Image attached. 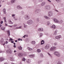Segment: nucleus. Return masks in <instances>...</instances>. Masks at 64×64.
I'll use <instances>...</instances> for the list:
<instances>
[{
    "label": "nucleus",
    "mask_w": 64,
    "mask_h": 64,
    "mask_svg": "<svg viewBox=\"0 0 64 64\" xmlns=\"http://www.w3.org/2000/svg\"><path fill=\"white\" fill-rule=\"evenodd\" d=\"M27 16V17L26 18V20H28V19H29V18L28 17V16Z\"/></svg>",
    "instance_id": "obj_30"
},
{
    "label": "nucleus",
    "mask_w": 64,
    "mask_h": 64,
    "mask_svg": "<svg viewBox=\"0 0 64 64\" xmlns=\"http://www.w3.org/2000/svg\"><path fill=\"white\" fill-rule=\"evenodd\" d=\"M10 24H13V22H11V21H10Z\"/></svg>",
    "instance_id": "obj_32"
},
{
    "label": "nucleus",
    "mask_w": 64,
    "mask_h": 64,
    "mask_svg": "<svg viewBox=\"0 0 64 64\" xmlns=\"http://www.w3.org/2000/svg\"><path fill=\"white\" fill-rule=\"evenodd\" d=\"M48 2H51V1H50V0H48Z\"/></svg>",
    "instance_id": "obj_48"
},
{
    "label": "nucleus",
    "mask_w": 64,
    "mask_h": 64,
    "mask_svg": "<svg viewBox=\"0 0 64 64\" xmlns=\"http://www.w3.org/2000/svg\"><path fill=\"white\" fill-rule=\"evenodd\" d=\"M3 60H4V58H3V57L0 58V62H1L2 61H3Z\"/></svg>",
    "instance_id": "obj_8"
},
{
    "label": "nucleus",
    "mask_w": 64,
    "mask_h": 64,
    "mask_svg": "<svg viewBox=\"0 0 64 64\" xmlns=\"http://www.w3.org/2000/svg\"><path fill=\"white\" fill-rule=\"evenodd\" d=\"M42 33L40 34V37H41V36H42Z\"/></svg>",
    "instance_id": "obj_50"
},
{
    "label": "nucleus",
    "mask_w": 64,
    "mask_h": 64,
    "mask_svg": "<svg viewBox=\"0 0 64 64\" xmlns=\"http://www.w3.org/2000/svg\"><path fill=\"white\" fill-rule=\"evenodd\" d=\"M2 52H0V53H2Z\"/></svg>",
    "instance_id": "obj_61"
},
{
    "label": "nucleus",
    "mask_w": 64,
    "mask_h": 64,
    "mask_svg": "<svg viewBox=\"0 0 64 64\" xmlns=\"http://www.w3.org/2000/svg\"><path fill=\"white\" fill-rule=\"evenodd\" d=\"M57 30H56V31H55L54 34V35H56V34H57Z\"/></svg>",
    "instance_id": "obj_26"
},
{
    "label": "nucleus",
    "mask_w": 64,
    "mask_h": 64,
    "mask_svg": "<svg viewBox=\"0 0 64 64\" xmlns=\"http://www.w3.org/2000/svg\"><path fill=\"white\" fill-rule=\"evenodd\" d=\"M5 24H6V26H7V24H6V23Z\"/></svg>",
    "instance_id": "obj_54"
},
{
    "label": "nucleus",
    "mask_w": 64,
    "mask_h": 64,
    "mask_svg": "<svg viewBox=\"0 0 64 64\" xmlns=\"http://www.w3.org/2000/svg\"><path fill=\"white\" fill-rule=\"evenodd\" d=\"M8 43V42L7 41H6V44H7V43Z\"/></svg>",
    "instance_id": "obj_49"
},
{
    "label": "nucleus",
    "mask_w": 64,
    "mask_h": 64,
    "mask_svg": "<svg viewBox=\"0 0 64 64\" xmlns=\"http://www.w3.org/2000/svg\"><path fill=\"white\" fill-rule=\"evenodd\" d=\"M20 9H22V8L20 7Z\"/></svg>",
    "instance_id": "obj_55"
},
{
    "label": "nucleus",
    "mask_w": 64,
    "mask_h": 64,
    "mask_svg": "<svg viewBox=\"0 0 64 64\" xmlns=\"http://www.w3.org/2000/svg\"><path fill=\"white\" fill-rule=\"evenodd\" d=\"M34 56V54H32V55H29V56L31 58H33V57Z\"/></svg>",
    "instance_id": "obj_13"
},
{
    "label": "nucleus",
    "mask_w": 64,
    "mask_h": 64,
    "mask_svg": "<svg viewBox=\"0 0 64 64\" xmlns=\"http://www.w3.org/2000/svg\"><path fill=\"white\" fill-rule=\"evenodd\" d=\"M3 12L4 14H6V9L4 8L3 10Z\"/></svg>",
    "instance_id": "obj_18"
},
{
    "label": "nucleus",
    "mask_w": 64,
    "mask_h": 64,
    "mask_svg": "<svg viewBox=\"0 0 64 64\" xmlns=\"http://www.w3.org/2000/svg\"><path fill=\"white\" fill-rule=\"evenodd\" d=\"M20 40L21 41H22V39H20Z\"/></svg>",
    "instance_id": "obj_62"
},
{
    "label": "nucleus",
    "mask_w": 64,
    "mask_h": 64,
    "mask_svg": "<svg viewBox=\"0 0 64 64\" xmlns=\"http://www.w3.org/2000/svg\"><path fill=\"white\" fill-rule=\"evenodd\" d=\"M21 27H22V26H20L19 28H17V29H21Z\"/></svg>",
    "instance_id": "obj_34"
},
{
    "label": "nucleus",
    "mask_w": 64,
    "mask_h": 64,
    "mask_svg": "<svg viewBox=\"0 0 64 64\" xmlns=\"http://www.w3.org/2000/svg\"><path fill=\"white\" fill-rule=\"evenodd\" d=\"M44 18H45L46 19H49L50 18H49V17H48L46 16H44Z\"/></svg>",
    "instance_id": "obj_20"
},
{
    "label": "nucleus",
    "mask_w": 64,
    "mask_h": 64,
    "mask_svg": "<svg viewBox=\"0 0 64 64\" xmlns=\"http://www.w3.org/2000/svg\"><path fill=\"white\" fill-rule=\"evenodd\" d=\"M53 20L54 22L56 23H58L59 21L58 20L56 19V18H54Z\"/></svg>",
    "instance_id": "obj_4"
},
{
    "label": "nucleus",
    "mask_w": 64,
    "mask_h": 64,
    "mask_svg": "<svg viewBox=\"0 0 64 64\" xmlns=\"http://www.w3.org/2000/svg\"><path fill=\"white\" fill-rule=\"evenodd\" d=\"M54 54L56 55V56H58V57H59L60 56V54H59V52H54Z\"/></svg>",
    "instance_id": "obj_1"
},
{
    "label": "nucleus",
    "mask_w": 64,
    "mask_h": 64,
    "mask_svg": "<svg viewBox=\"0 0 64 64\" xmlns=\"http://www.w3.org/2000/svg\"><path fill=\"white\" fill-rule=\"evenodd\" d=\"M50 24V22H48V24Z\"/></svg>",
    "instance_id": "obj_64"
},
{
    "label": "nucleus",
    "mask_w": 64,
    "mask_h": 64,
    "mask_svg": "<svg viewBox=\"0 0 64 64\" xmlns=\"http://www.w3.org/2000/svg\"><path fill=\"white\" fill-rule=\"evenodd\" d=\"M4 22H6V20H4Z\"/></svg>",
    "instance_id": "obj_53"
},
{
    "label": "nucleus",
    "mask_w": 64,
    "mask_h": 64,
    "mask_svg": "<svg viewBox=\"0 0 64 64\" xmlns=\"http://www.w3.org/2000/svg\"><path fill=\"white\" fill-rule=\"evenodd\" d=\"M28 50H29V51H30V50H32V49L30 47H28Z\"/></svg>",
    "instance_id": "obj_21"
},
{
    "label": "nucleus",
    "mask_w": 64,
    "mask_h": 64,
    "mask_svg": "<svg viewBox=\"0 0 64 64\" xmlns=\"http://www.w3.org/2000/svg\"><path fill=\"white\" fill-rule=\"evenodd\" d=\"M33 21H32L31 20H30L28 22V25H30V24H32V23H33Z\"/></svg>",
    "instance_id": "obj_2"
},
{
    "label": "nucleus",
    "mask_w": 64,
    "mask_h": 64,
    "mask_svg": "<svg viewBox=\"0 0 64 64\" xmlns=\"http://www.w3.org/2000/svg\"><path fill=\"white\" fill-rule=\"evenodd\" d=\"M31 43L32 44H35V43H36V42L35 41H32L31 42Z\"/></svg>",
    "instance_id": "obj_17"
},
{
    "label": "nucleus",
    "mask_w": 64,
    "mask_h": 64,
    "mask_svg": "<svg viewBox=\"0 0 64 64\" xmlns=\"http://www.w3.org/2000/svg\"><path fill=\"white\" fill-rule=\"evenodd\" d=\"M38 30L40 31H43V29L42 28H39L38 29Z\"/></svg>",
    "instance_id": "obj_12"
},
{
    "label": "nucleus",
    "mask_w": 64,
    "mask_h": 64,
    "mask_svg": "<svg viewBox=\"0 0 64 64\" xmlns=\"http://www.w3.org/2000/svg\"><path fill=\"white\" fill-rule=\"evenodd\" d=\"M16 52V51L15 50L14 51V52Z\"/></svg>",
    "instance_id": "obj_57"
},
{
    "label": "nucleus",
    "mask_w": 64,
    "mask_h": 64,
    "mask_svg": "<svg viewBox=\"0 0 64 64\" xmlns=\"http://www.w3.org/2000/svg\"><path fill=\"white\" fill-rule=\"evenodd\" d=\"M58 64H61V62H58L57 63Z\"/></svg>",
    "instance_id": "obj_37"
},
{
    "label": "nucleus",
    "mask_w": 64,
    "mask_h": 64,
    "mask_svg": "<svg viewBox=\"0 0 64 64\" xmlns=\"http://www.w3.org/2000/svg\"><path fill=\"white\" fill-rule=\"evenodd\" d=\"M26 37H28V35H26Z\"/></svg>",
    "instance_id": "obj_60"
},
{
    "label": "nucleus",
    "mask_w": 64,
    "mask_h": 64,
    "mask_svg": "<svg viewBox=\"0 0 64 64\" xmlns=\"http://www.w3.org/2000/svg\"><path fill=\"white\" fill-rule=\"evenodd\" d=\"M14 48H16V46L15 45H14Z\"/></svg>",
    "instance_id": "obj_46"
},
{
    "label": "nucleus",
    "mask_w": 64,
    "mask_h": 64,
    "mask_svg": "<svg viewBox=\"0 0 64 64\" xmlns=\"http://www.w3.org/2000/svg\"><path fill=\"white\" fill-rule=\"evenodd\" d=\"M7 52H8V53L11 54V50H8L7 51Z\"/></svg>",
    "instance_id": "obj_14"
},
{
    "label": "nucleus",
    "mask_w": 64,
    "mask_h": 64,
    "mask_svg": "<svg viewBox=\"0 0 64 64\" xmlns=\"http://www.w3.org/2000/svg\"><path fill=\"white\" fill-rule=\"evenodd\" d=\"M15 14H12V16L14 17V16H15Z\"/></svg>",
    "instance_id": "obj_42"
},
{
    "label": "nucleus",
    "mask_w": 64,
    "mask_h": 64,
    "mask_svg": "<svg viewBox=\"0 0 64 64\" xmlns=\"http://www.w3.org/2000/svg\"><path fill=\"white\" fill-rule=\"evenodd\" d=\"M2 26V25H1V24H0V27H1Z\"/></svg>",
    "instance_id": "obj_56"
},
{
    "label": "nucleus",
    "mask_w": 64,
    "mask_h": 64,
    "mask_svg": "<svg viewBox=\"0 0 64 64\" xmlns=\"http://www.w3.org/2000/svg\"><path fill=\"white\" fill-rule=\"evenodd\" d=\"M56 1H58V2H61V0H56Z\"/></svg>",
    "instance_id": "obj_33"
},
{
    "label": "nucleus",
    "mask_w": 64,
    "mask_h": 64,
    "mask_svg": "<svg viewBox=\"0 0 64 64\" xmlns=\"http://www.w3.org/2000/svg\"><path fill=\"white\" fill-rule=\"evenodd\" d=\"M18 40H21V39H20V38H19L18 39Z\"/></svg>",
    "instance_id": "obj_51"
},
{
    "label": "nucleus",
    "mask_w": 64,
    "mask_h": 64,
    "mask_svg": "<svg viewBox=\"0 0 64 64\" xmlns=\"http://www.w3.org/2000/svg\"><path fill=\"white\" fill-rule=\"evenodd\" d=\"M45 9H50V6H47L45 7Z\"/></svg>",
    "instance_id": "obj_5"
},
{
    "label": "nucleus",
    "mask_w": 64,
    "mask_h": 64,
    "mask_svg": "<svg viewBox=\"0 0 64 64\" xmlns=\"http://www.w3.org/2000/svg\"><path fill=\"white\" fill-rule=\"evenodd\" d=\"M15 2V0H11V3H13Z\"/></svg>",
    "instance_id": "obj_27"
},
{
    "label": "nucleus",
    "mask_w": 64,
    "mask_h": 64,
    "mask_svg": "<svg viewBox=\"0 0 64 64\" xmlns=\"http://www.w3.org/2000/svg\"><path fill=\"white\" fill-rule=\"evenodd\" d=\"M37 52L38 53H40V52H41V50L39 49H38L37 50Z\"/></svg>",
    "instance_id": "obj_16"
},
{
    "label": "nucleus",
    "mask_w": 64,
    "mask_h": 64,
    "mask_svg": "<svg viewBox=\"0 0 64 64\" xmlns=\"http://www.w3.org/2000/svg\"><path fill=\"white\" fill-rule=\"evenodd\" d=\"M20 6H18L17 8H18V9H19V8H20Z\"/></svg>",
    "instance_id": "obj_35"
},
{
    "label": "nucleus",
    "mask_w": 64,
    "mask_h": 64,
    "mask_svg": "<svg viewBox=\"0 0 64 64\" xmlns=\"http://www.w3.org/2000/svg\"><path fill=\"white\" fill-rule=\"evenodd\" d=\"M3 22V21H1L0 22V24H2Z\"/></svg>",
    "instance_id": "obj_43"
},
{
    "label": "nucleus",
    "mask_w": 64,
    "mask_h": 64,
    "mask_svg": "<svg viewBox=\"0 0 64 64\" xmlns=\"http://www.w3.org/2000/svg\"><path fill=\"white\" fill-rule=\"evenodd\" d=\"M18 55L20 57H21V56H23V54L21 53H19L18 54Z\"/></svg>",
    "instance_id": "obj_11"
},
{
    "label": "nucleus",
    "mask_w": 64,
    "mask_h": 64,
    "mask_svg": "<svg viewBox=\"0 0 64 64\" xmlns=\"http://www.w3.org/2000/svg\"><path fill=\"white\" fill-rule=\"evenodd\" d=\"M57 43H55L54 44V45L55 46V45H57Z\"/></svg>",
    "instance_id": "obj_41"
},
{
    "label": "nucleus",
    "mask_w": 64,
    "mask_h": 64,
    "mask_svg": "<svg viewBox=\"0 0 64 64\" xmlns=\"http://www.w3.org/2000/svg\"><path fill=\"white\" fill-rule=\"evenodd\" d=\"M7 33H8V34L9 36H10V32H9V31H8L7 32Z\"/></svg>",
    "instance_id": "obj_23"
},
{
    "label": "nucleus",
    "mask_w": 64,
    "mask_h": 64,
    "mask_svg": "<svg viewBox=\"0 0 64 64\" xmlns=\"http://www.w3.org/2000/svg\"><path fill=\"white\" fill-rule=\"evenodd\" d=\"M62 22H63V21L62 20H61L59 22L60 23H62Z\"/></svg>",
    "instance_id": "obj_28"
},
{
    "label": "nucleus",
    "mask_w": 64,
    "mask_h": 64,
    "mask_svg": "<svg viewBox=\"0 0 64 64\" xmlns=\"http://www.w3.org/2000/svg\"><path fill=\"white\" fill-rule=\"evenodd\" d=\"M45 48L46 49H49V45H46L45 47Z\"/></svg>",
    "instance_id": "obj_7"
},
{
    "label": "nucleus",
    "mask_w": 64,
    "mask_h": 64,
    "mask_svg": "<svg viewBox=\"0 0 64 64\" xmlns=\"http://www.w3.org/2000/svg\"><path fill=\"white\" fill-rule=\"evenodd\" d=\"M48 54L51 57H52V56H51V55L49 53H48Z\"/></svg>",
    "instance_id": "obj_39"
},
{
    "label": "nucleus",
    "mask_w": 64,
    "mask_h": 64,
    "mask_svg": "<svg viewBox=\"0 0 64 64\" xmlns=\"http://www.w3.org/2000/svg\"><path fill=\"white\" fill-rule=\"evenodd\" d=\"M22 60L23 61H25L26 60V59H25V58H22Z\"/></svg>",
    "instance_id": "obj_25"
},
{
    "label": "nucleus",
    "mask_w": 64,
    "mask_h": 64,
    "mask_svg": "<svg viewBox=\"0 0 64 64\" xmlns=\"http://www.w3.org/2000/svg\"><path fill=\"white\" fill-rule=\"evenodd\" d=\"M14 45H15V44H15V43H14Z\"/></svg>",
    "instance_id": "obj_58"
},
{
    "label": "nucleus",
    "mask_w": 64,
    "mask_h": 64,
    "mask_svg": "<svg viewBox=\"0 0 64 64\" xmlns=\"http://www.w3.org/2000/svg\"><path fill=\"white\" fill-rule=\"evenodd\" d=\"M51 28H53L54 29L56 28V26L54 25H53L51 27Z\"/></svg>",
    "instance_id": "obj_9"
},
{
    "label": "nucleus",
    "mask_w": 64,
    "mask_h": 64,
    "mask_svg": "<svg viewBox=\"0 0 64 64\" xmlns=\"http://www.w3.org/2000/svg\"><path fill=\"white\" fill-rule=\"evenodd\" d=\"M15 42H17V40H16L15 41Z\"/></svg>",
    "instance_id": "obj_52"
},
{
    "label": "nucleus",
    "mask_w": 64,
    "mask_h": 64,
    "mask_svg": "<svg viewBox=\"0 0 64 64\" xmlns=\"http://www.w3.org/2000/svg\"><path fill=\"white\" fill-rule=\"evenodd\" d=\"M18 48L19 50H21L22 49V47L21 46H20L18 47Z\"/></svg>",
    "instance_id": "obj_15"
},
{
    "label": "nucleus",
    "mask_w": 64,
    "mask_h": 64,
    "mask_svg": "<svg viewBox=\"0 0 64 64\" xmlns=\"http://www.w3.org/2000/svg\"><path fill=\"white\" fill-rule=\"evenodd\" d=\"M42 57L43 56V55H42Z\"/></svg>",
    "instance_id": "obj_63"
},
{
    "label": "nucleus",
    "mask_w": 64,
    "mask_h": 64,
    "mask_svg": "<svg viewBox=\"0 0 64 64\" xmlns=\"http://www.w3.org/2000/svg\"><path fill=\"white\" fill-rule=\"evenodd\" d=\"M48 15L49 16H51L52 15V13L51 12H50L48 13Z\"/></svg>",
    "instance_id": "obj_6"
},
{
    "label": "nucleus",
    "mask_w": 64,
    "mask_h": 64,
    "mask_svg": "<svg viewBox=\"0 0 64 64\" xmlns=\"http://www.w3.org/2000/svg\"><path fill=\"white\" fill-rule=\"evenodd\" d=\"M10 41H12L13 40V39L12 38H10Z\"/></svg>",
    "instance_id": "obj_38"
},
{
    "label": "nucleus",
    "mask_w": 64,
    "mask_h": 64,
    "mask_svg": "<svg viewBox=\"0 0 64 64\" xmlns=\"http://www.w3.org/2000/svg\"><path fill=\"white\" fill-rule=\"evenodd\" d=\"M60 38H61V36H57L56 37V39H60Z\"/></svg>",
    "instance_id": "obj_10"
},
{
    "label": "nucleus",
    "mask_w": 64,
    "mask_h": 64,
    "mask_svg": "<svg viewBox=\"0 0 64 64\" xmlns=\"http://www.w3.org/2000/svg\"><path fill=\"white\" fill-rule=\"evenodd\" d=\"M56 49V47L55 46L52 47L50 49V51H54Z\"/></svg>",
    "instance_id": "obj_3"
},
{
    "label": "nucleus",
    "mask_w": 64,
    "mask_h": 64,
    "mask_svg": "<svg viewBox=\"0 0 64 64\" xmlns=\"http://www.w3.org/2000/svg\"><path fill=\"white\" fill-rule=\"evenodd\" d=\"M27 62L28 63H30V60H27Z\"/></svg>",
    "instance_id": "obj_22"
},
{
    "label": "nucleus",
    "mask_w": 64,
    "mask_h": 64,
    "mask_svg": "<svg viewBox=\"0 0 64 64\" xmlns=\"http://www.w3.org/2000/svg\"><path fill=\"white\" fill-rule=\"evenodd\" d=\"M3 18L4 20H6V18L5 17H4Z\"/></svg>",
    "instance_id": "obj_47"
},
{
    "label": "nucleus",
    "mask_w": 64,
    "mask_h": 64,
    "mask_svg": "<svg viewBox=\"0 0 64 64\" xmlns=\"http://www.w3.org/2000/svg\"><path fill=\"white\" fill-rule=\"evenodd\" d=\"M10 26V27H12V26Z\"/></svg>",
    "instance_id": "obj_59"
},
{
    "label": "nucleus",
    "mask_w": 64,
    "mask_h": 64,
    "mask_svg": "<svg viewBox=\"0 0 64 64\" xmlns=\"http://www.w3.org/2000/svg\"><path fill=\"white\" fill-rule=\"evenodd\" d=\"M24 24V28H26V27H27V26Z\"/></svg>",
    "instance_id": "obj_36"
},
{
    "label": "nucleus",
    "mask_w": 64,
    "mask_h": 64,
    "mask_svg": "<svg viewBox=\"0 0 64 64\" xmlns=\"http://www.w3.org/2000/svg\"><path fill=\"white\" fill-rule=\"evenodd\" d=\"M25 36H26V35H24V36L23 37V38H25Z\"/></svg>",
    "instance_id": "obj_44"
},
{
    "label": "nucleus",
    "mask_w": 64,
    "mask_h": 64,
    "mask_svg": "<svg viewBox=\"0 0 64 64\" xmlns=\"http://www.w3.org/2000/svg\"><path fill=\"white\" fill-rule=\"evenodd\" d=\"M44 43V41L43 40H42L41 42V44H43Z\"/></svg>",
    "instance_id": "obj_19"
},
{
    "label": "nucleus",
    "mask_w": 64,
    "mask_h": 64,
    "mask_svg": "<svg viewBox=\"0 0 64 64\" xmlns=\"http://www.w3.org/2000/svg\"><path fill=\"white\" fill-rule=\"evenodd\" d=\"M45 5V2H43L42 4V6H43V5Z\"/></svg>",
    "instance_id": "obj_24"
},
{
    "label": "nucleus",
    "mask_w": 64,
    "mask_h": 64,
    "mask_svg": "<svg viewBox=\"0 0 64 64\" xmlns=\"http://www.w3.org/2000/svg\"><path fill=\"white\" fill-rule=\"evenodd\" d=\"M17 26V24H15L14 26V27H16Z\"/></svg>",
    "instance_id": "obj_40"
},
{
    "label": "nucleus",
    "mask_w": 64,
    "mask_h": 64,
    "mask_svg": "<svg viewBox=\"0 0 64 64\" xmlns=\"http://www.w3.org/2000/svg\"><path fill=\"white\" fill-rule=\"evenodd\" d=\"M10 59L11 60H13V57H10Z\"/></svg>",
    "instance_id": "obj_31"
},
{
    "label": "nucleus",
    "mask_w": 64,
    "mask_h": 64,
    "mask_svg": "<svg viewBox=\"0 0 64 64\" xmlns=\"http://www.w3.org/2000/svg\"><path fill=\"white\" fill-rule=\"evenodd\" d=\"M1 29L2 30H5V28L4 27V28H1Z\"/></svg>",
    "instance_id": "obj_29"
},
{
    "label": "nucleus",
    "mask_w": 64,
    "mask_h": 64,
    "mask_svg": "<svg viewBox=\"0 0 64 64\" xmlns=\"http://www.w3.org/2000/svg\"><path fill=\"white\" fill-rule=\"evenodd\" d=\"M11 42L12 43H14V42L13 41H11Z\"/></svg>",
    "instance_id": "obj_45"
}]
</instances>
